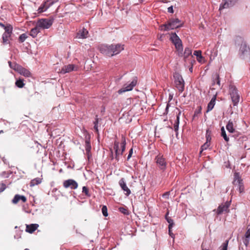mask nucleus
<instances>
[{"label":"nucleus","instance_id":"1","mask_svg":"<svg viewBox=\"0 0 250 250\" xmlns=\"http://www.w3.org/2000/svg\"><path fill=\"white\" fill-rule=\"evenodd\" d=\"M124 49V45L120 43L110 45L102 44L99 47L100 52L108 57L118 54Z\"/></svg>","mask_w":250,"mask_h":250},{"label":"nucleus","instance_id":"2","mask_svg":"<svg viewBox=\"0 0 250 250\" xmlns=\"http://www.w3.org/2000/svg\"><path fill=\"white\" fill-rule=\"evenodd\" d=\"M3 30H4L5 32L2 35V42L4 44L10 43L12 27L10 25L6 26L2 23L0 22V34H1Z\"/></svg>","mask_w":250,"mask_h":250},{"label":"nucleus","instance_id":"3","mask_svg":"<svg viewBox=\"0 0 250 250\" xmlns=\"http://www.w3.org/2000/svg\"><path fill=\"white\" fill-rule=\"evenodd\" d=\"M240 57L250 62V48L245 42H242L239 49Z\"/></svg>","mask_w":250,"mask_h":250},{"label":"nucleus","instance_id":"4","mask_svg":"<svg viewBox=\"0 0 250 250\" xmlns=\"http://www.w3.org/2000/svg\"><path fill=\"white\" fill-rule=\"evenodd\" d=\"M229 93L234 106H237L239 100L240 95L236 86L233 84L229 86Z\"/></svg>","mask_w":250,"mask_h":250},{"label":"nucleus","instance_id":"5","mask_svg":"<svg viewBox=\"0 0 250 250\" xmlns=\"http://www.w3.org/2000/svg\"><path fill=\"white\" fill-rule=\"evenodd\" d=\"M53 22V19H41L37 21L36 24L41 30L49 28Z\"/></svg>","mask_w":250,"mask_h":250},{"label":"nucleus","instance_id":"6","mask_svg":"<svg viewBox=\"0 0 250 250\" xmlns=\"http://www.w3.org/2000/svg\"><path fill=\"white\" fill-rule=\"evenodd\" d=\"M232 183L234 186H238L240 193L244 192V186L243 183V180L242 179L239 172H235L234 173V179Z\"/></svg>","mask_w":250,"mask_h":250},{"label":"nucleus","instance_id":"7","mask_svg":"<svg viewBox=\"0 0 250 250\" xmlns=\"http://www.w3.org/2000/svg\"><path fill=\"white\" fill-rule=\"evenodd\" d=\"M169 30L174 29L182 27L184 22L179 19L176 18H171L167 21Z\"/></svg>","mask_w":250,"mask_h":250},{"label":"nucleus","instance_id":"8","mask_svg":"<svg viewBox=\"0 0 250 250\" xmlns=\"http://www.w3.org/2000/svg\"><path fill=\"white\" fill-rule=\"evenodd\" d=\"M230 205V202L227 201L224 204L220 205L217 210L216 214L218 215H221L223 213H228L229 211V207Z\"/></svg>","mask_w":250,"mask_h":250},{"label":"nucleus","instance_id":"9","mask_svg":"<svg viewBox=\"0 0 250 250\" xmlns=\"http://www.w3.org/2000/svg\"><path fill=\"white\" fill-rule=\"evenodd\" d=\"M137 83V78L135 77L132 81L128 85H127L125 87H124L121 89H119L118 91V93L119 94H122L123 92L128 91L131 90L133 87L136 85Z\"/></svg>","mask_w":250,"mask_h":250},{"label":"nucleus","instance_id":"10","mask_svg":"<svg viewBox=\"0 0 250 250\" xmlns=\"http://www.w3.org/2000/svg\"><path fill=\"white\" fill-rule=\"evenodd\" d=\"M63 186L65 188H70L71 189H75L78 188V185L74 180L70 179L63 181Z\"/></svg>","mask_w":250,"mask_h":250},{"label":"nucleus","instance_id":"11","mask_svg":"<svg viewBox=\"0 0 250 250\" xmlns=\"http://www.w3.org/2000/svg\"><path fill=\"white\" fill-rule=\"evenodd\" d=\"M155 161L157 165L161 170H164L166 169L167 163L165 159L163 158V156H156L155 158Z\"/></svg>","mask_w":250,"mask_h":250},{"label":"nucleus","instance_id":"12","mask_svg":"<svg viewBox=\"0 0 250 250\" xmlns=\"http://www.w3.org/2000/svg\"><path fill=\"white\" fill-rule=\"evenodd\" d=\"M17 72L25 77H29L31 76L30 72L22 66L17 64Z\"/></svg>","mask_w":250,"mask_h":250},{"label":"nucleus","instance_id":"13","mask_svg":"<svg viewBox=\"0 0 250 250\" xmlns=\"http://www.w3.org/2000/svg\"><path fill=\"white\" fill-rule=\"evenodd\" d=\"M58 0H47L44 4L41 5L38 9V13H42L45 11L49 6L57 2Z\"/></svg>","mask_w":250,"mask_h":250},{"label":"nucleus","instance_id":"14","mask_svg":"<svg viewBox=\"0 0 250 250\" xmlns=\"http://www.w3.org/2000/svg\"><path fill=\"white\" fill-rule=\"evenodd\" d=\"M176 110L178 111V112H176V120L174 124L173 128L174 131L176 132V135L177 136L179 125L180 123V116L181 114V111L178 108H176Z\"/></svg>","mask_w":250,"mask_h":250},{"label":"nucleus","instance_id":"15","mask_svg":"<svg viewBox=\"0 0 250 250\" xmlns=\"http://www.w3.org/2000/svg\"><path fill=\"white\" fill-rule=\"evenodd\" d=\"M224 3L221 4L220 6L219 9L229 8L235 4L237 0H224Z\"/></svg>","mask_w":250,"mask_h":250},{"label":"nucleus","instance_id":"16","mask_svg":"<svg viewBox=\"0 0 250 250\" xmlns=\"http://www.w3.org/2000/svg\"><path fill=\"white\" fill-rule=\"evenodd\" d=\"M119 142L117 141H115L114 143L113 146V149L115 150V158L116 160L118 162L120 160V155H121V152H119Z\"/></svg>","mask_w":250,"mask_h":250},{"label":"nucleus","instance_id":"17","mask_svg":"<svg viewBox=\"0 0 250 250\" xmlns=\"http://www.w3.org/2000/svg\"><path fill=\"white\" fill-rule=\"evenodd\" d=\"M119 183L122 189L124 190V191H126L125 195L128 196L130 194L131 191L126 186L124 178L121 179Z\"/></svg>","mask_w":250,"mask_h":250},{"label":"nucleus","instance_id":"18","mask_svg":"<svg viewBox=\"0 0 250 250\" xmlns=\"http://www.w3.org/2000/svg\"><path fill=\"white\" fill-rule=\"evenodd\" d=\"M75 65L73 64H70L67 65L63 66L61 69V73L62 74H65L66 73H69L74 70Z\"/></svg>","mask_w":250,"mask_h":250},{"label":"nucleus","instance_id":"19","mask_svg":"<svg viewBox=\"0 0 250 250\" xmlns=\"http://www.w3.org/2000/svg\"><path fill=\"white\" fill-rule=\"evenodd\" d=\"M85 151L86 152V154L87 155L88 158H89L90 157V152L91 148L90 143V136L89 135L87 136H86L85 137Z\"/></svg>","mask_w":250,"mask_h":250},{"label":"nucleus","instance_id":"20","mask_svg":"<svg viewBox=\"0 0 250 250\" xmlns=\"http://www.w3.org/2000/svg\"><path fill=\"white\" fill-rule=\"evenodd\" d=\"M39 225L37 224H32L30 225H27L26 227V231L30 233H32L34 232L39 227Z\"/></svg>","mask_w":250,"mask_h":250},{"label":"nucleus","instance_id":"21","mask_svg":"<svg viewBox=\"0 0 250 250\" xmlns=\"http://www.w3.org/2000/svg\"><path fill=\"white\" fill-rule=\"evenodd\" d=\"M174 45H175V48L176 49V50L179 52V56H183V44H182V41H180L179 42H176V43L174 44Z\"/></svg>","mask_w":250,"mask_h":250},{"label":"nucleus","instance_id":"22","mask_svg":"<svg viewBox=\"0 0 250 250\" xmlns=\"http://www.w3.org/2000/svg\"><path fill=\"white\" fill-rule=\"evenodd\" d=\"M175 84L176 87L180 93H182L184 91L185 89V82L184 81L177 82V83H174Z\"/></svg>","mask_w":250,"mask_h":250},{"label":"nucleus","instance_id":"23","mask_svg":"<svg viewBox=\"0 0 250 250\" xmlns=\"http://www.w3.org/2000/svg\"><path fill=\"white\" fill-rule=\"evenodd\" d=\"M216 99V95H215L213 96V97L212 98L210 101L209 102V103L208 104L207 112L211 111L213 109V108L214 107V106L215 105Z\"/></svg>","mask_w":250,"mask_h":250},{"label":"nucleus","instance_id":"24","mask_svg":"<svg viewBox=\"0 0 250 250\" xmlns=\"http://www.w3.org/2000/svg\"><path fill=\"white\" fill-rule=\"evenodd\" d=\"M226 129L229 133H237L233 127V124L232 121L229 120L226 125Z\"/></svg>","mask_w":250,"mask_h":250},{"label":"nucleus","instance_id":"25","mask_svg":"<svg viewBox=\"0 0 250 250\" xmlns=\"http://www.w3.org/2000/svg\"><path fill=\"white\" fill-rule=\"evenodd\" d=\"M41 32V29L36 24V26L32 28L30 33V35L33 38H35L37 34Z\"/></svg>","mask_w":250,"mask_h":250},{"label":"nucleus","instance_id":"26","mask_svg":"<svg viewBox=\"0 0 250 250\" xmlns=\"http://www.w3.org/2000/svg\"><path fill=\"white\" fill-rule=\"evenodd\" d=\"M192 54V49L191 48L189 47H186L185 49V51L183 54L184 58L185 59V61H186V60L189 56H191L192 57L193 56L191 55Z\"/></svg>","mask_w":250,"mask_h":250},{"label":"nucleus","instance_id":"27","mask_svg":"<svg viewBox=\"0 0 250 250\" xmlns=\"http://www.w3.org/2000/svg\"><path fill=\"white\" fill-rule=\"evenodd\" d=\"M170 40L174 44L181 40L176 33H171Z\"/></svg>","mask_w":250,"mask_h":250},{"label":"nucleus","instance_id":"28","mask_svg":"<svg viewBox=\"0 0 250 250\" xmlns=\"http://www.w3.org/2000/svg\"><path fill=\"white\" fill-rule=\"evenodd\" d=\"M42 182V178H36L30 181V186L32 187L41 184Z\"/></svg>","mask_w":250,"mask_h":250},{"label":"nucleus","instance_id":"29","mask_svg":"<svg viewBox=\"0 0 250 250\" xmlns=\"http://www.w3.org/2000/svg\"><path fill=\"white\" fill-rule=\"evenodd\" d=\"M125 146H126V141L125 137L123 136L122 137V140L121 143V155L123 154L124 152L125 149Z\"/></svg>","mask_w":250,"mask_h":250},{"label":"nucleus","instance_id":"30","mask_svg":"<svg viewBox=\"0 0 250 250\" xmlns=\"http://www.w3.org/2000/svg\"><path fill=\"white\" fill-rule=\"evenodd\" d=\"M25 84L23 79L21 78H17V87L21 88L23 87Z\"/></svg>","mask_w":250,"mask_h":250},{"label":"nucleus","instance_id":"31","mask_svg":"<svg viewBox=\"0 0 250 250\" xmlns=\"http://www.w3.org/2000/svg\"><path fill=\"white\" fill-rule=\"evenodd\" d=\"M173 77L174 79V83H177V82L184 81L182 78V76L178 73L175 72L173 74Z\"/></svg>","mask_w":250,"mask_h":250},{"label":"nucleus","instance_id":"32","mask_svg":"<svg viewBox=\"0 0 250 250\" xmlns=\"http://www.w3.org/2000/svg\"><path fill=\"white\" fill-rule=\"evenodd\" d=\"M99 120L101 121L102 119H99L98 118L97 115H96L95 119V121L93 122V124L94 125V129L95 130V132L96 133H98V132H99L98 124L99 123Z\"/></svg>","mask_w":250,"mask_h":250},{"label":"nucleus","instance_id":"33","mask_svg":"<svg viewBox=\"0 0 250 250\" xmlns=\"http://www.w3.org/2000/svg\"><path fill=\"white\" fill-rule=\"evenodd\" d=\"M193 55L197 57V60L199 62H201V59L203 58V57L202 56V51L201 50L194 51Z\"/></svg>","mask_w":250,"mask_h":250},{"label":"nucleus","instance_id":"34","mask_svg":"<svg viewBox=\"0 0 250 250\" xmlns=\"http://www.w3.org/2000/svg\"><path fill=\"white\" fill-rule=\"evenodd\" d=\"M221 136H222L223 137V138L225 140V141L228 142L229 141V138L227 136L224 127H222L221 128Z\"/></svg>","mask_w":250,"mask_h":250},{"label":"nucleus","instance_id":"35","mask_svg":"<svg viewBox=\"0 0 250 250\" xmlns=\"http://www.w3.org/2000/svg\"><path fill=\"white\" fill-rule=\"evenodd\" d=\"M210 142V141H207V140H206V142L204 143L201 147V150L200 151V153H202L203 150L207 149L209 146Z\"/></svg>","mask_w":250,"mask_h":250},{"label":"nucleus","instance_id":"36","mask_svg":"<svg viewBox=\"0 0 250 250\" xmlns=\"http://www.w3.org/2000/svg\"><path fill=\"white\" fill-rule=\"evenodd\" d=\"M213 84L215 83L219 85H220V81L219 78V75L218 73H216L214 75V78H213Z\"/></svg>","mask_w":250,"mask_h":250},{"label":"nucleus","instance_id":"37","mask_svg":"<svg viewBox=\"0 0 250 250\" xmlns=\"http://www.w3.org/2000/svg\"><path fill=\"white\" fill-rule=\"evenodd\" d=\"M83 193H84V194L88 197L91 196V194L89 192V189L87 187L84 186L83 187Z\"/></svg>","mask_w":250,"mask_h":250},{"label":"nucleus","instance_id":"38","mask_svg":"<svg viewBox=\"0 0 250 250\" xmlns=\"http://www.w3.org/2000/svg\"><path fill=\"white\" fill-rule=\"evenodd\" d=\"M211 131L209 129H208L206 130V138L207 141H210L211 139Z\"/></svg>","mask_w":250,"mask_h":250},{"label":"nucleus","instance_id":"39","mask_svg":"<svg viewBox=\"0 0 250 250\" xmlns=\"http://www.w3.org/2000/svg\"><path fill=\"white\" fill-rule=\"evenodd\" d=\"M87 34L88 31L86 29H83L82 31H80L79 35L80 38H85Z\"/></svg>","mask_w":250,"mask_h":250},{"label":"nucleus","instance_id":"40","mask_svg":"<svg viewBox=\"0 0 250 250\" xmlns=\"http://www.w3.org/2000/svg\"><path fill=\"white\" fill-rule=\"evenodd\" d=\"M20 200H21L22 202L25 203L27 199L23 195L17 194V203Z\"/></svg>","mask_w":250,"mask_h":250},{"label":"nucleus","instance_id":"41","mask_svg":"<svg viewBox=\"0 0 250 250\" xmlns=\"http://www.w3.org/2000/svg\"><path fill=\"white\" fill-rule=\"evenodd\" d=\"M28 37L26 34L23 33L21 35L19 38V41L22 43L23 42L25 39Z\"/></svg>","mask_w":250,"mask_h":250},{"label":"nucleus","instance_id":"42","mask_svg":"<svg viewBox=\"0 0 250 250\" xmlns=\"http://www.w3.org/2000/svg\"><path fill=\"white\" fill-rule=\"evenodd\" d=\"M119 210L121 213H123L125 215H128L129 214V211L128 210L124 207H120L119 208Z\"/></svg>","mask_w":250,"mask_h":250},{"label":"nucleus","instance_id":"43","mask_svg":"<svg viewBox=\"0 0 250 250\" xmlns=\"http://www.w3.org/2000/svg\"><path fill=\"white\" fill-rule=\"evenodd\" d=\"M160 29L162 31H168L169 30L168 23L162 24L160 26Z\"/></svg>","mask_w":250,"mask_h":250},{"label":"nucleus","instance_id":"44","mask_svg":"<svg viewBox=\"0 0 250 250\" xmlns=\"http://www.w3.org/2000/svg\"><path fill=\"white\" fill-rule=\"evenodd\" d=\"M229 240H227L225 241V242H224L221 246V250H228V244H229Z\"/></svg>","mask_w":250,"mask_h":250},{"label":"nucleus","instance_id":"45","mask_svg":"<svg viewBox=\"0 0 250 250\" xmlns=\"http://www.w3.org/2000/svg\"><path fill=\"white\" fill-rule=\"evenodd\" d=\"M102 211L103 215L104 217H107L108 216L107 213V208L106 206H103L102 208Z\"/></svg>","mask_w":250,"mask_h":250},{"label":"nucleus","instance_id":"46","mask_svg":"<svg viewBox=\"0 0 250 250\" xmlns=\"http://www.w3.org/2000/svg\"><path fill=\"white\" fill-rule=\"evenodd\" d=\"M166 220L169 224L168 227H169V229L172 228L173 227V226L174 225V223L173 220L171 218H167Z\"/></svg>","mask_w":250,"mask_h":250},{"label":"nucleus","instance_id":"47","mask_svg":"<svg viewBox=\"0 0 250 250\" xmlns=\"http://www.w3.org/2000/svg\"><path fill=\"white\" fill-rule=\"evenodd\" d=\"M201 112V107L200 106L198 110H196L194 111V115L193 116V119H194L195 117L197 116L198 114H200Z\"/></svg>","mask_w":250,"mask_h":250},{"label":"nucleus","instance_id":"48","mask_svg":"<svg viewBox=\"0 0 250 250\" xmlns=\"http://www.w3.org/2000/svg\"><path fill=\"white\" fill-rule=\"evenodd\" d=\"M249 242H250V237L247 238V237H245V238L243 240V243L246 247H247L248 246Z\"/></svg>","mask_w":250,"mask_h":250},{"label":"nucleus","instance_id":"49","mask_svg":"<svg viewBox=\"0 0 250 250\" xmlns=\"http://www.w3.org/2000/svg\"><path fill=\"white\" fill-rule=\"evenodd\" d=\"M6 188L5 184L1 183L0 184V193L4 190Z\"/></svg>","mask_w":250,"mask_h":250},{"label":"nucleus","instance_id":"50","mask_svg":"<svg viewBox=\"0 0 250 250\" xmlns=\"http://www.w3.org/2000/svg\"><path fill=\"white\" fill-rule=\"evenodd\" d=\"M9 65L10 67L12 68L13 70H16V64L15 63H12L11 62H9Z\"/></svg>","mask_w":250,"mask_h":250},{"label":"nucleus","instance_id":"51","mask_svg":"<svg viewBox=\"0 0 250 250\" xmlns=\"http://www.w3.org/2000/svg\"><path fill=\"white\" fill-rule=\"evenodd\" d=\"M132 153H133V148H131L129 151V154L127 157V160H128L131 157Z\"/></svg>","mask_w":250,"mask_h":250},{"label":"nucleus","instance_id":"52","mask_svg":"<svg viewBox=\"0 0 250 250\" xmlns=\"http://www.w3.org/2000/svg\"><path fill=\"white\" fill-rule=\"evenodd\" d=\"M9 174L8 173H6L5 171H4V172H2L1 174H0V175L1 176V177H4V178H6V177H8V175Z\"/></svg>","mask_w":250,"mask_h":250},{"label":"nucleus","instance_id":"53","mask_svg":"<svg viewBox=\"0 0 250 250\" xmlns=\"http://www.w3.org/2000/svg\"><path fill=\"white\" fill-rule=\"evenodd\" d=\"M167 11H168V12H169L170 13H173L174 11H173V6H171L167 8Z\"/></svg>","mask_w":250,"mask_h":250},{"label":"nucleus","instance_id":"54","mask_svg":"<svg viewBox=\"0 0 250 250\" xmlns=\"http://www.w3.org/2000/svg\"><path fill=\"white\" fill-rule=\"evenodd\" d=\"M169 106H170L169 104H167V105L166 108L165 109V111L164 113V114H167L168 113V108H169Z\"/></svg>","mask_w":250,"mask_h":250},{"label":"nucleus","instance_id":"55","mask_svg":"<svg viewBox=\"0 0 250 250\" xmlns=\"http://www.w3.org/2000/svg\"><path fill=\"white\" fill-rule=\"evenodd\" d=\"M171 229H172V228L169 229V228L168 227V233H169V235H170L172 238H173L174 235V234L172 232Z\"/></svg>","mask_w":250,"mask_h":250},{"label":"nucleus","instance_id":"56","mask_svg":"<svg viewBox=\"0 0 250 250\" xmlns=\"http://www.w3.org/2000/svg\"><path fill=\"white\" fill-rule=\"evenodd\" d=\"M233 135H232L233 137H234L235 138L236 137H239V136L241 135L240 134H239L237 131V133H233Z\"/></svg>","mask_w":250,"mask_h":250},{"label":"nucleus","instance_id":"57","mask_svg":"<svg viewBox=\"0 0 250 250\" xmlns=\"http://www.w3.org/2000/svg\"><path fill=\"white\" fill-rule=\"evenodd\" d=\"M110 150H111V153H110V158H111V160H113V159H114V157H113V150H112V149H110Z\"/></svg>","mask_w":250,"mask_h":250},{"label":"nucleus","instance_id":"58","mask_svg":"<svg viewBox=\"0 0 250 250\" xmlns=\"http://www.w3.org/2000/svg\"><path fill=\"white\" fill-rule=\"evenodd\" d=\"M168 214H169V211L167 210V213L165 215V219L167 220V218H170V217L168 216Z\"/></svg>","mask_w":250,"mask_h":250},{"label":"nucleus","instance_id":"59","mask_svg":"<svg viewBox=\"0 0 250 250\" xmlns=\"http://www.w3.org/2000/svg\"><path fill=\"white\" fill-rule=\"evenodd\" d=\"M12 203L13 204H16V195L14 197L13 199H12Z\"/></svg>","mask_w":250,"mask_h":250},{"label":"nucleus","instance_id":"60","mask_svg":"<svg viewBox=\"0 0 250 250\" xmlns=\"http://www.w3.org/2000/svg\"><path fill=\"white\" fill-rule=\"evenodd\" d=\"M192 70H193V67H192V65L189 68V70L190 71V72H192Z\"/></svg>","mask_w":250,"mask_h":250},{"label":"nucleus","instance_id":"61","mask_svg":"<svg viewBox=\"0 0 250 250\" xmlns=\"http://www.w3.org/2000/svg\"><path fill=\"white\" fill-rule=\"evenodd\" d=\"M169 195V192H166L164 195L163 196H168Z\"/></svg>","mask_w":250,"mask_h":250},{"label":"nucleus","instance_id":"62","mask_svg":"<svg viewBox=\"0 0 250 250\" xmlns=\"http://www.w3.org/2000/svg\"><path fill=\"white\" fill-rule=\"evenodd\" d=\"M172 97H173V96L172 95H169V101L171 100L172 99Z\"/></svg>","mask_w":250,"mask_h":250},{"label":"nucleus","instance_id":"63","mask_svg":"<svg viewBox=\"0 0 250 250\" xmlns=\"http://www.w3.org/2000/svg\"><path fill=\"white\" fill-rule=\"evenodd\" d=\"M167 127H168L171 130V131L172 132L173 128H172V127L171 126H167Z\"/></svg>","mask_w":250,"mask_h":250},{"label":"nucleus","instance_id":"64","mask_svg":"<svg viewBox=\"0 0 250 250\" xmlns=\"http://www.w3.org/2000/svg\"><path fill=\"white\" fill-rule=\"evenodd\" d=\"M202 250H209L207 249H204V248H202Z\"/></svg>","mask_w":250,"mask_h":250}]
</instances>
